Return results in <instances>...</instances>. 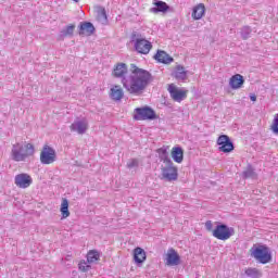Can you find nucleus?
Returning <instances> with one entry per match:
<instances>
[{"label": "nucleus", "mask_w": 278, "mask_h": 278, "mask_svg": "<svg viewBox=\"0 0 278 278\" xmlns=\"http://www.w3.org/2000/svg\"><path fill=\"white\" fill-rule=\"evenodd\" d=\"M14 184L17 188L25 190L34 184V178L27 173L17 174L14 177Z\"/></svg>", "instance_id": "nucleus-10"}, {"label": "nucleus", "mask_w": 278, "mask_h": 278, "mask_svg": "<svg viewBox=\"0 0 278 278\" xmlns=\"http://www.w3.org/2000/svg\"><path fill=\"white\" fill-rule=\"evenodd\" d=\"M243 177H245V179H249V177H255V170H253V167L249 166L247 170L243 172Z\"/></svg>", "instance_id": "nucleus-31"}, {"label": "nucleus", "mask_w": 278, "mask_h": 278, "mask_svg": "<svg viewBox=\"0 0 278 278\" xmlns=\"http://www.w3.org/2000/svg\"><path fill=\"white\" fill-rule=\"evenodd\" d=\"M181 264V257L177 254L175 249H169L166 254L167 266H179Z\"/></svg>", "instance_id": "nucleus-13"}, {"label": "nucleus", "mask_w": 278, "mask_h": 278, "mask_svg": "<svg viewBox=\"0 0 278 278\" xmlns=\"http://www.w3.org/2000/svg\"><path fill=\"white\" fill-rule=\"evenodd\" d=\"M128 168H138V160L132 159L127 163Z\"/></svg>", "instance_id": "nucleus-33"}, {"label": "nucleus", "mask_w": 278, "mask_h": 278, "mask_svg": "<svg viewBox=\"0 0 278 278\" xmlns=\"http://www.w3.org/2000/svg\"><path fill=\"white\" fill-rule=\"evenodd\" d=\"M132 42L137 53H141L142 55H149L151 49H153V45L151 43V41L147 40L141 36L134 35Z\"/></svg>", "instance_id": "nucleus-5"}, {"label": "nucleus", "mask_w": 278, "mask_h": 278, "mask_svg": "<svg viewBox=\"0 0 278 278\" xmlns=\"http://www.w3.org/2000/svg\"><path fill=\"white\" fill-rule=\"evenodd\" d=\"M167 90L169 92V97L176 103H181V101H186V99H188V90L184 88H179L172 84L168 86Z\"/></svg>", "instance_id": "nucleus-8"}, {"label": "nucleus", "mask_w": 278, "mask_h": 278, "mask_svg": "<svg viewBox=\"0 0 278 278\" xmlns=\"http://www.w3.org/2000/svg\"><path fill=\"white\" fill-rule=\"evenodd\" d=\"M205 15V4L200 3L193 8L192 18L194 21H201Z\"/></svg>", "instance_id": "nucleus-20"}, {"label": "nucleus", "mask_w": 278, "mask_h": 278, "mask_svg": "<svg viewBox=\"0 0 278 278\" xmlns=\"http://www.w3.org/2000/svg\"><path fill=\"white\" fill-rule=\"evenodd\" d=\"M101 260V252L97 250H91L87 253L88 264H97Z\"/></svg>", "instance_id": "nucleus-24"}, {"label": "nucleus", "mask_w": 278, "mask_h": 278, "mask_svg": "<svg viewBox=\"0 0 278 278\" xmlns=\"http://www.w3.org/2000/svg\"><path fill=\"white\" fill-rule=\"evenodd\" d=\"M244 275L249 278H261L262 277V270L255 267H249L245 268Z\"/></svg>", "instance_id": "nucleus-26"}, {"label": "nucleus", "mask_w": 278, "mask_h": 278, "mask_svg": "<svg viewBox=\"0 0 278 278\" xmlns=\"http://www.w3.org/2000/svg\"><path fill=\"white\" fill-rule=\"evenodd\" d=\"M35 153L34 144L17 142L12 146L10 157L13 162H27Z\"/></svg>", "instance_id": "nucleus-2"}, {"label": "nucleus", "mask_w": 278, "mask_h": 278, "mask_svg": "<svg viewBox=\"0 0 278 278\" xmlns=\"http://www.w3.org/2000/svg\"><path fill=\"white\" fill-rule=\"evenodd\" d=\"M154 60H157L161 64H170V62H173V56L168 55L164 50H157Z\"/></svg>", "instance_id": "nucleus-19"}, {"label": "nucleus", "mask_w": 278, "mask_h": 278, "mask_svg": "<svg viewBox=\"0 0 278 278\" xmlns=\"http://www.w3.org/2000/svg\"><path fill=\"white\" fill-rule=\"evenodd\" d=\"M172 157L174 162L181 164V162H184V149H181V147H174L172 149Z\"/></svg>", "instance_id": "nucleus-22"}, {"label": "nucleus", "mask_w": 278, "mask_h": 278, "mask_svg": "<svg viewBox=\"0 0 278 278\" xmlns=\"http://www.w3.org/2000/svg\"><path fill=\"white\" fill-rule=\"evenodd\" d=\"M75 31V25L71 24L68 25L67 27L63 28L61 31H60V38L62 40H64V38H68V36H73Z\"/></svg>", "instance_id": "nucleus-27"}, {"label": "nucleus", "mask_w": 278, "mask_h": 278, "mask_svg": "<svg viewBox=\"0 0 278 278\" xmlns=\"http://www.w3.org/2000/svg\"><path fill=\"white\" fill-rule=\"evenodd\" d=\"M172 75L177 81H186L188 79V71L181 65H177Z\"/></svg>", "instance_id": "nucleus-17"}, {"label": "nucleus", "mask_w": 278, "mask_h": 278, "mask_svg": "<svg viewBox=\"0 0 278 278\" xmlns=\"http://www.w3.org/2000/svg\"><path fill=\"white\" fill-rule=\"evenodd\" d=\"M58 160V154L55 153V149L51 146H43L40 152V163L45 165L53 164Z\"/></svg>", "instance_id": "nucleus-7"}, {"label": "nucleus", "mask_w": 278, "mask_h": 278, "mask_svg": "<svg viewBox=\"0 0 278 278\" xmlns=\"http://www.w3.org/2000/svg\"><path fill=\"white\" fill-rule=\"evenodd\" d=\"M97 18L102 25L108 24V14L105 13V9L101 8L98 10Z\"/></svg>", "instance_id": "nucleus-28"}, {"label": "nucleus", "mask_w": 278, "mask_h": 278, "mask_svg": "<svg viewBox=\"0 0 278 278\" xmlns=\"http://www.w3.org/2000/svg\"><path fill=\"white\" fill-rule=\"evenodd\" d=\"M62 220L64 218H68L71 216V212L68 211V200L66 198L62 199L61 208H60Z\"/></svg>", "instance_id": "nucleus-25"}, {"label": "nucleus", "mask_w": 278, "mask_h": 278, "mask_svg": "<svg viewBox=\"0 0 278 278\" xmlns=\"http://www.w3.org/2000/svg\"><path fill=\"white\" fill-rule=\"evenodd\" d=\"M251 27L249 26L241 28V38H243V40H249V38H251Z\"/></svg>", "instance_id": "nucleus-30"}, {"label": "nucleus", "mask_w": 278, "mask_h": 278, "mask_svg": "<svg viewBox=\"0 0 278 278\" xmlns=\"http://www.w3.org/2000/svg\"><path fill=\"white\" fill-rule=\"evenodd\" d=\"M113 76L121 79L123 88L134 97H140L151 81V73L136 64H131L130 70H128L127 64L117 63L113 70Z\"/></svg>", "instance_id": "nucleus-1"}, {"label": "nucleus", "mask_w": 278, "mask_h": 278, "mask_svg": "<svg viewBox=\"0 0 278 278\" xmlns=\"http://www.w3.org/2000/svg\"><path fill=\"white\" fill-rule=\"evenodd\" d=\"M217 144L220 153H231L233 151V142L227 135H220L217 139Z\"/></svg>", "instance_id": "nucleus-11"}, {"label": "nucleus", "mask_w": 278, "mask_h": 278, "mask_svg": "<svg viewBox=\"0 0 278 278\" xmlns=\"http://www.w3.org/2000/svg\"><path fill=\"white\" fill-rule=\"evenodd\" d=\"M125 97V91L119 85H114L110 89V98L113 101H121Z\"/></svg>", "instance_id": "nucleus-15"}, {"label": "nucleus", "mask_w": 278, "mask_h": 278, "mask_svg": "<svg viewBox=\"0 0 278 278\" xmlns=\"http://www.w3.org/2000/svg\"><path fill=\"white\" fill-rule=\"evenodd\" d=\"M252 257L258 262V264H268L273 260V254H270V249L266 245L253 247L251 249Z\"/></svg>", "instance_id": "nucleus-3"}, {"label": "nucleus", "mask_w": 278, "mask_h": 278, "mask_svg": "<svg viewBox=\"0 0 278 278\" xmlns=\"http://www.w3.org/2000/svg\"><path fill=\"white\" fill-rule=\"evenodd\" d=\"M161 177L165 181H177L179 179V172L173 161L161 166Z\"/></svg>", "instance_id": "nucleus-4"}, {"label": "nucleus", "mask_w": 278, "mask_h": 278, "mask_svg": "<svg viewBox=\"0 0 278 278\" xmlns=\"http://www.w3.org/2000/svg\"><path fill=\"white\" fill-rule=\"evenodd\" d=\"M236 233L233 227H229L225 224H217L215 229L213 230V237L217 240H229L231 236Z\"/></svg>", "instance_id": "nucleus-6"}, {"label": "nucleus", "mask_w": 278, "mask_h": 278, "mask_svg": "<svg viewBox=\"0 0 278 278\" xmlns=\"http://www.w3.org/2000/svg\"><path fill=\"white\" fill-rule=\"evenodd\" d=\"M229 86L232 90H240V88H242V86H244V76H242L240 74L233 75L229 79Z\"/></svg>", "instance_id": "nucleus-16"}, {"label": "nucleus", "mask_w": 278, "mask_h": 278, "mask_svg": "<svg viewBox=\"0 0 278 278\" xmlns=\"http://www.w3.org/2000/svg\"><path fill=\"white\" fill-rule=\"evenodd\" d=\"M92 268V266L90 265V263H88V261H80L78 264V269L81 273H88V270H90Z\"/></svg>", "instance_id": "nucleus-29"}, {"label": "nucleus", "mask_w": 278, "mask_h": 278, "mask_svg": "<svg viewBox=\"0 0 278 278\" xmlns=\"http://www.w3.org/2000/svg\"><path fill=\"white\" fill-rule=\"evenodd\" d=\"M134 260L137 264H142L147 260V252L142 248H136L134 250Z\"/></svg>", "instance_id": "nucleus-23"}, {"label": "nucleus", "mask_w": 278, "mask_h": 278, "mask_svg": "<svg viewBox=\"0 0 278 278\" xmlns=\"http://www.w3.org/2000/svg\"><path fill=\"white\" fill-rule=\"evenodd\" d=\"M75 1V3H79V0H74Z\"/></svg>", "instance_id": "nucleus-36"}, {"label": "nucleus", "mask_w": 278, "mask_h": 278, "mask_svg": "<svg viewBox=\"0 0 278 278\" xmlns=\"http://www.w3.org/2000/svg\"><path fill=\"white\" fill-rule=\"evenodd\" d=\"M156 153L159 155V160L164 163L168 164L169 162H173L170 157L168 156V148L167 147H162L156 150Z\"/></svg>", "instance_id": "nucleus-21"}, {"label": "nucleus", "mask_w": 278, "mask_h": 278, "mask_svg": "<svg viewBox=\"0 0 278 278\" xmlns=\"http://www.w3.org/2000/svg\"><path fill=\"white\" fill-rule=\"evenodd\" d=\"M70 129L79 136H84V134L88 131V119L81 118L74 121V123L70 126Z\"/></svg>", "instance_id": "nucleus-12"}, {"label": "nucleus", "mask_w": 278, "mask_h": 278, "mask_svg": "<svg viewBox=\"0 0 278 278\" xmlns=\"http://www.w3.org/2000/svg\"><path fill=\"white\" fill-rule=\"evenodd\" d=\"M205 229L206 231H212V233L214 235V224L212 223V220H207L205 223Z\"/></svg>", "instance_id": "nucleus-34"}, {"label": "nucleus", "mask_w": 278, "mask_h": 278, "mask_svg": "<svg viewBox=\"0 0 278 278\" xmlns=\"http://www.w3.org/2000/svg\"><path fill=\"white\" fill-rule=\"evenodd\" d=\"M155 111L149 106L135 109L134 119L135 121H154Z\"/></svg>", "instance_id": "nucleus-9"}, {"label": "nucleus", "mask_w": 278, "mask_h": 278, "mask_svg": "<svg viewBox=\"0 0 278 278\" xmlns=\"http://www.w3.org/2000/svg\"><path fill=\"white\" fill-rule=\"evenodd\" d=\"M271 131L274 134H278V114H276L275 117H274V122H273V125H271Z\"/></svg>", "instance_id": "nucleus-32"}, {"label": "nucleus", "mask_w": 278, "mask_h": 278, "mask_svg": "<svg viewBox=\"0 0 278 278\" xmlns=\"http://www.w3.org/2000/svg\"><path fill=\"white\" fill-rule=\"evenodd\" d=\"M250 100L254 101V102L257 101V96H255V93H251L250 94Z\"/></svg>", "instance_id": "nucleus-35"}, {"label": "nucleus", "mask_w": 278, "mask_h": 278, "mask_svg": "<svg viewBox=\"0 0 278 278\" xmlns=\"http://www.w3.org/2000/svg\"><path fill=\"white\" fill-rule=\"evenodd\" d=\"M94 34V25L90 22L80 24L79 36H92Z\"/></svg>", "instance_id": "nucleus-18"}, {"label": "nucleus", "mask_w": 278, "mask_h": 278, "mask_svg": "<svg viewBox=\"0 0 278 278\" xmlns=\"http://www.w3.org/2000/svg\"><path fill=\"white\" fill-rule=\"evenodd\" d=\"M153 5L155 7L150 9V12H152V14H160V12L166 14V12L170 10V7H168V4L162 0H154Z\"/></svg>", "instance_id": "nucleus-14"}]
</instances>
